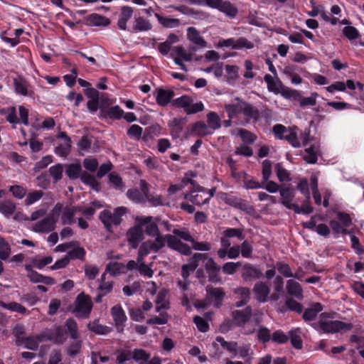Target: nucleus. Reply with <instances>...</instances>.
Returning a JSON list of instances; mask_svg holds the SVG:
<instances>
[{
  "mask_svg": "<svg viewBox=\"0 0 364 364\" xmlns=\"http://www.w3.org/2000/svg\"><path fill=\"white\" fill-rule=\"evenodd\" d=\"M63 330L60 326H56L53 329L47 330L36 336H29L23 339L16 338V343L23 346L29 350H36L40 342L46 340L51 341L57 344L63 343L65 341Z\"/></svg>",
  "mask_w": 364,
  "mask_h": 364,
  "instance_id": "1",
  "label": "nucleus"
},
{
  "mask_svg": "<svg viewBox=\"0 0 364 364\" xmlns=\"http://www.w3.org/2000/svg\"><path fill=\"white\" fill-rule=\"evenodd\" d=\"M225 109L230 119H237L240 114L246 120L256 118L258 115V112L255 108L238 97L232 99L229 103L226 104Z\"/></svg>",
  "mask_w": 364,
  "mask_h": 364,
  "instance_id": "2",
  "label": "nucleus"
},
{
  "mask_svg": "<svg viewBox=\"0 0 364 364\" xmlns=\"http://www.w3.org/2000/svg\"><path fill=\"white\" fill-rule=\"evenodd\" d=\"M333 314L322 313L319 320L313 324L315 329L325 333H335L340 331H346L352 328V325L341 321L332 320Z\"/></svg>",
  "mask_w": 364,
  "mask_h": 364,
  "instance_id": "3",
  "label": "nucleus"
},
{
  "mask_svg": "<svg viewBox=\"0 0 364 364\" xmlns=\"http://www.w3.org/2000/svg\"><path fill=\"white\" fill-rule=\"evenodd\" d=\"M162 242L160 240L156 241L155 245H151L149 242H143L139 249V255L137 257V270L139 273L148 278H151L154 274L151 269L152 263L146 264L144 257L149 253L156 252L161 249Z\"/></svg>",
  "mask_w": 364,
  "mask_h": 364,
  "instance_id": "4",
  "label": "nucleus"
},
{
  "mask_svg": "<svg viewBox=\"0 0 364 364\" xmlns=\"http://www.w3.org/2000/svg\"><path fill=\"white\" fill-rule=\"evenodd\" d=\"M136 223L141 225V228H145L146 235L154 237V240H147L145 242H149L151 245H155L156 241L160 240L162 242L161 248L166 245V235H162L159 233L157 224L153 221L152 217L140 216L136 218Z\"/></svg>",
  "mask_w": 364,
  "mask_h": 364,
  "instance_id": "5",
  "label": "nucleus"
},
{
  "mask_svg": "<svg viewBox=\"0 0 364 364\" xmlns=\"http://www.w3.org/2000/svg\"><path fill=\"white\" fill-rule=\"evenodd\" d=\"M80 210L79 206H72L58 203L52 209V214L55 218L60 216L62 225H71L75 222V215Z\"/></svg>",
  "mask_w": 364,
  "mask_h": 364,
  "instance_id": "6",
  "label": "nucleus"
},
{
  "mask_svg": "<svg viewBox=\"0 0 364 364\" xmlns=\"http://www.w3.org/2000/svg\"><path fill=\"white\" fill-rule=\"evenodd\" d=\"M126 212L127 208L124 207H119L114 209L113 213L110 210H105L101 212L100 219L108 231H112V225H119L122 221L121 217L124 215Z\"/></svg>",
  "mask_w": 364,
  "mask_h": 364,
  "instance_id": "7",
  "label": "nucleus"
},
{
  "mask_svg": "<svg viewBox=\"0 0 364 364\" xmlns=\"http://www.w3.org/2000/svg\"><path fill=\"white\" fill-rule=\"evenodd\" d=\"M172 105L175 107L183 108L188 114L197 113L204 108L201 102L193 103V100L187 95H183L173 100Z\"/></svg>",
  "mask_w": 364,
  "mask_h": 364,
  "instance_id": "8",
  "label": "nucleus"
},
{
  "mask_svg": "<svg viewBox=\"0 0 364 364\" xmlns=\"http://www.w3.org/2000/svg\"><path fill=\"white\" fill-rule=\"evenodd\" d=\"M74 306L75 315L77 317L86 318L90 315L92 309V301L89 296L81 293L77 296Z\"/></svg>",
  "mask_w": 364,
  "mask_h": 364,
  "instance_id": "9",
  "label": "nucleus"
},
{
  "mask_svg": "<svg viewBox=\"0 0 364 364\" xmlns=\"http://www.w3.org/2000/svg\"><path fill=\"white\" fill-rule=\"evenodd\" d=\"M213 346L218 348L221 346L223 348L229 351L232 357L236 356L238 353L240 358H245L249 354V348L247 346L241 347L237 350V343L235 342H227L222 337H217L215 341L213 343Z\"/></svg>",
  "mask_w": 364,
  "mask_h": 364,
  "instance_id": "10",
  "label": "nucleus"
},
{
  "mask_svg": "<svg viewBox=\"0 0 364 364\" xmlns=\"http://www.w3.org/2000/svg\"><path fill=\"white\" fill-rule=\"evenodd\" d=\"M190 183L192 186V190L184 195V198L198 205L207 203L205 200L207 190L193 180L190 181Z\"/></svg>",
  "mask_w": 364,
  "mask_h": 364,
  "instance_id": "11",
  "label": "nucleus"
},
{
  "mask_svg": "<svg viewBox=\"0 0 364 364\" xmlns=\"http://www.w3.org/2000/svg\"><path fill=\"white\" fill-rule=\"evenodd\" d=\"M171 55L173 58L174 63L180 66L181 70L187 72L188 69L186 65L183 63V61H191L193 58V53L186 50L182 46H176L173 48L171 50Z\"/></svg>",
  "mask_w": 364,
  "mask_h": 364,
  "instance_id": "12",
  "label": "nucleus"
},
{
  "mask_svg": "<svg viewBox=\"0 0 364 364\" xmlns=\"http://www.w3.org/2000/svg\"><path fill=\"white\" fill-rule=\"evenodd\" d=\"M14 86L16 94L25 97H33V87L25 79L21 77L15 78L14 80Z\"/></svg>",
  "mask_w": 364,
  "mask_h": 364,
  "instance_id": "13",
  "label": "nucleus"
},
{
  "mask_svg": "<svg viewBox=\"0 0 364 364\" xmlns=\"http://www.w3.org/2000/svg\"><path fill=\"white\" fill-rule=\"evenodd\" d=\"M166 243L169 248L176 250L182 255H190L191 253V247L173 235H166Z\"/></svg>",
  "mask_w": 364,
  "mask_h": 364,
  "instance_id": "14",
  "label": "nucleus"
},
{
  "mask_svg": "<svg viewBox=\"0 0 364 364\" xmlns=\"http://www.w3.org/2000/svg\"><path fill=\"white\" fill-rule=\"evenodd\" d=\"M127 238L129 245L136 249L144 239V231L141 225L136 223L135 226L131 228L127 232Z\"/></svg>",
  "mask_w": 364,
  "mask_h": 364,
  "instance_id": "15",
  "label": "nucleus"
},
{
  "mask_svg": "<svg viewBox=\"0 0 364 364\" xmlns=\"http://www.w3.org/2000/svg\"><path fill=\"white\" fill-rule=\"evenodd\" d=\"M57 219L51 213L43 220L38 221L33 226V230L37 232H48L55 228Z\"/></svg>",
  "mask_w": 364,
  "mask_h": 364,
  "instance_id": "16",
  "label": "nucleus"
},
{
  "mask_svg": "<svg viewBox=\"0 0 364 364\" xmlns=\"http://www.w3.org/2000/svg\"><path fill=\"white\" fill-rule=\"evenodd\" d=\"M175 95L174 92L170 89L157 88L154 92V96L158 105L166 107Z\"/></svg>",
  "mask_w": 364,
  "mask_h": 364,
  "instance_id": "17",
  "label": "nucleus"
},
{
  "mask_svg": "<svg viewBox=\"0 0 364 364\" xmlns=\"http://www.w3.org/2000/svg\"><path fill=\"white\" fill-rule=\"evenodd\" d=\"M111 314L119 332L124 330V324L127 321V316L120 305H115L111 309Z\"/></svg>",
  "mask_w": 364,
  "mask_h": 364,
  "instance_id": "18",
  "label": "nucleus"
},
{
  "mask_svg": "<svg viewBox=\"0 0 364 364\" xmlns=\"http://www.w3.org/2000/svg\"><path fill=\"white\" fill-rule=\"evenodd\" d=\"M205 257L201 253H195L188 260V263L183 264L181 269V276L186 279L190 273L193 272L199 265L200 259Z\"/></svg>",
  "mask_w": 364,
  "mask_h": 364,
  "instance_id": "19",
  "label": "nucleus"
},
{
  "mask_svg": "<svg viewBox=\"0 0 364 364\" xmlns=\"http://www.w3.org/2000/svg\"><path fill=\"white\" fill-rule=\"evenodd\" d=\"M84 22L88 26H107L110 23L108 18L98 14L87 16L84 18Z\"/></svg>",
  "mask_w": 364,
  "mask_h": 364,
  "instance_id": "20",
  "label": "nucleus"
},
{
  "mask_svg": "<svg viewBox=\"0 0 364 364\" xmlns=\"http://www.w3.org/2000/svg\"><path fill=\"white\" fill-rule=\"evenodd\" d=\"M58 136L62 141L55 147V154L60 156H65L70 152L71 140L64 132H60Z\"/></svg>",
  "mask_w": 364,
  "mask_h": 364,
  "instance_id": "21",
  "label": "nucleus"
},
{
  "mask_svg": "<svg viewBox=\"0 0 364 364\" xmlns=\"http://www.w3.org/2000/svg\"><path fill=\"white\" fill-rule=\"evenodd\" d=\"M281 203L288 209H293L296 203H293L295 191L292 188H284L280 190Z\"/></svg>",
  "mask_w": 364,
  "mask_h": 364,
  "instance_id": "22",
  "label": "nucleus"
},
{
  "mask_svg": "<svg viewBox=\"0 0 364 364\" xmlns=\"http://www.w3.org/2000/svg\"><path fill=\"white\" fill-rule=\"evenodd\" d=\"M253 292L257 300L259 302L264 303L267 301L268 295L269 294V287L264 282H257L253 288Z\"/></svg>",
  "mask_w": 364,
  "mask_h": 364,
  "instance_id": "23",
  "label": "nucleus"
},
{
  "mask_svg": "<svg viewBox=\"0 0 364 364\" xmlns=\"http://www.w3.org/2000/svg\"><path fill=\"white\" fill-rule=\"evenodd\" d=\"M187 38L199 48H205L206 46V41L194 27H188L187 28Z\"/></svg>",
  "mask_w": 364,
  "mask_h": 364,
  "instance_id": "24",
  "label": "nucleus"
},
{
  "mask_svg": "<svg viewBox=\"0 0 364 364\" xmlns=\"http://www.w3.org/2000/svg\"><path fill=\"white\" fill-rule=\"evenodd\" d=\"M264 80L267 83V89L269 92L274 94H279L280 90L283 87L282 81L277 76H272L269 74H266L264 77Z\"/></svg>",
  "mask_w": 364,
  "mask_h": 364,
  "instance_id": "25",
  "label": "nucleus"
},
{
  "mask_svg": "<svg viewBox=\"0 0 364 364\" xmlns=\"http://www.w3.org/2000/svg\"><path fill=\"white\" fill-rule=\"evenodd\" d=\"M262 273L258 269L250 264L243 266L242 277L245 281L257 279L261 277Z\"/></svg>",
  "mask_w": 364,
  "mask_h": 364,
  "instance_id": "26",
  "label": "nucleus"
},
{
  "mask_svg": "<svg viewBox=\"0 0 364 364\" xmlns=\"http://www.w3.org/2000/svg\"><path fill=\"white\" fill-rule=\"evenodd\" d=\"M206 291L208 296L210 299H214V305L218 308L221 305L223 298L225 296V292L223 289L220 287L215 288L213 287H208L206 288Z\"/></svg>",
  "mask_w": 364,
  "mask_h": 364,
  "instance_id": "27",
  "label": "nucleus"
},
{
  "mask_svg": "<svg viewBox=\"0 0 364 364\" xmlns=\"http://www.w3.org/2000/svg\"><path fill=\"white\" fill-rule=\"evenodd\" d=\"M251 313L252 311L250 307H247L241 311H232L233 320L237 325H242L250 319Z\"/></svg>",
  "mask_w": 364,
  "mask_h": 364,
  "instance_id": "28",
  "label": "nucleus"
},
{
  "mask_svg": "<svg viewBox=\"0 0 364 364\" xmlns=\"http://www.w3.org/2000/svg\"><path fill=\"white\" fill-rule=\"evenodd\" d=\"M133 10L129 6H123L117 22L118 27L121 30L127 29V23L132 18Z\"/></svg>",
  "mask_w": 364,
  "mask_h": 364,
  "instance_id": "29",
  "label": "nucleus"
},
{
  "mask_svg": "<svg viewBox=\"0 0 364 364\" xmlns=\"http://www.w3.org/2000/svg\"><path fill=\"white\" fill-rule=\"evenodd\" d=\"M168 291L166 289L161 290L156 299V312H160L161 309H168L169 308V303L166 299Z\"/></svg>",
  "mask_w": 364,
  "mask_h": 364,
  "instance_id": "30",
  "label": "nucleus"
},
{
  "mask_svg": "<svg viewBox=\"0 0 364 364\" xmlns=\"http://www.w3.org/2000/svg\"><path fill=\"white\" fill-rule=\"evenodd\" d=\"M287 290L289 294L299 299H303V291L300 284L294 280L289 279L287 282Z\"/></svg>",
  "mask_w": 364,
  "mask_h": 364,
  "instance_id": "31",
  "label": "nucleus"
},
{
  "mask_svg": "<svg viewBox=\"0 0 364 364\" xmlns=\"http://www.w3.org/2000/svg\"><path fill=\"white\" fill-rule=\"evenodd\" d=\"M16 204L10 199L0 201V213L6 218H10L15 212Z\"/></svg>",
  "mask_w": 364,
  "mask_h": 364,
  "instance_id": "32",
  "label": "nucleus"
},
{
  "mask_svg": "<svg viewBox=\"0 0 364 364\" xmlns=\"http://www.w3.org/2000/svg\"><path fill=\"white\" fill-rule=\"evenodd\" d=\"M106 275V272H104L97 281L99 284L97 289L102 295L110 293L113 288V282L112 280H107Z\"/></svg>",
  "mask_w": 364,
  "mask_h": 364,
  "instance_id": "33",
  "label": "nucleus"
},
{
  "mask_svg": "<svg viewBox=\"0 0 364 364\" xmlns=\"http://www.w3.org/2000/svg\"><path fill=\"white\" fill-rule=\"evenodd\" d=\"M322 310L323 306L320 303H314L310 308L305 310L303 318L306 321H313Z\"/></svg>",
  "mask_w": 364,
  "mask_h": 364,
  "instance_id": "34",
  "label": "nucleus"
},
{
  "mask_svg": "<svg viewBox=\"0 0 364 364\" xmlns=\"http://www.w3.org/2000/svg\"><path fill=\"white\" fill-rule=\"evenodd\" d=\"M304 159L307 163L315 164L317 161L318 154L319 153V147L317 144H311L306 147Z\"/></svg>",
  "mask_w": 364,
  "mask_h": 364,
  "instance_id": "35",
  "label": "nucleus"
},
{
  "mask_svg": "<svg viewBox=\"0 0 364 364\" xmlns=\"http://www.w3.org/2000/svg\"><path fill=\"white\" fill-rule=\"evenodd\" d=\"M230 18H234L237 14V7L228 1L223 0L218 9Z\"/></svg>",
  "mask_w": 364,
  "mask_h": 364,
  "instance_id": "36",
  "label": "nucleus"
},
{
  "mask_svg": "<svg viewBox=\"0 0 364 364\" xmlns=\"http://www.w3.org/2000/svg\"><path fill=\"white\" fill-rule=\"evenodd\" d=\"M234 293L241 299L240 301H237L235 305L237 307H240L245 305L250 299V291L247 287H239L234 290Z\"/></svg>",
  "mask_w": 364,
  "mask_h": 364,
  "instance_id": "37",
  "label": "nucleus"
},
{
  "mask_svg": "<svg viewBox=\"0 0 364 364\" xmlns=\"http://www.w3.org/2000/svg\"><path fill=\"white\" fill-rule=\"evenodd\" d=\"M105 272H107L112 276H117L126 272V267L122 263L117 262H110L107 265Z\"/></svg>",
  "mask_w": 364,
  "mask_h": 364,
  "instance_id": "38",
  "label": "nucleus"
},
{
  "mask_svg": "<svg viewBox=\"0 0 364 364\" xmlns=\"http://www.w3.org/2000/svg\"><path fill=\"white\" fill-rule=\"evenodd\" d=\"M310 186L312 191L313 197L315 203L320 205L322 203L321 196L318 190V176L316 174H312L310 178Z\"/></svg>",
  "mask_w": 364,
  "mask_h": 364,
  "instance_id": "39",
  "label": "nucleus"
},
{
  "mask_svg": "<svg viewBox=\"0 0 364 364\" xmlns=\"http://www.w3.org/2000/svg\"><path fill=\"white\" fill-rule=\"evenodd\" d=\"M65 172L67 176L71 179L77 178L79 176L81 177V175L83 173L82 172L81 165L79 163L67 165Z\"/></svg>",
  "mask_w": 364,
  "mask_h": 364,
  "instance_id": "40",
  "label": "nucleus"
},
{
  "mask_svg": "<svg viewBox=\"0 0 364 364\" xmlns=\"http://www.w3.org/2000/svg\"><path fill=\"white\" fill-rule=\"evenodd\" d=\"M155 17L160 24L166 28H176L180 24V21L178 18L164 17L159 14H155Z\"/></svg>",
  "mask_w": 364,
  "mask_h": 364,
  "instance_id": "41",
  "label": "nucleus"
},
{
  "mask_svg": "<svg viewBox=\"0 0 364 364\" xmlns=\"http://www.w3.org/2000/svg\"><path fill=\"white\" fill-rule=\"evenodd\" d=\"M127 196L131 200L139 203H145L148 199V196L145 193H141L139 190H129L127 191Z\"/></svg>",
  "mask_w": 364,
  "mask_h": 364,
  "instance_id": "42",
  "label": "nucleus"
},
{
  "mask_svg": "<svg viewBox=\"0 0 364 364\" xmlns=\"http://www.w3.org/2000/svg\"><path fill=\"white\" fill-rule=\"evenodd\" d=\"M207 122L208 127L213 130L218 129L221 126V119L214 112H210L207 114Z\"/></svg>",
  "mask_w": 364,
  "mask_h": 364,
  "instance_id": "43",
  "label": "nucleus"
},
{
  "mask_svg": "<svg viewBox=\"0 0 364 364\" xmlns=\"http://www.w3.org/2000/svg\"><path fill=\"white\" fill-rule=\"evenodd\" d=\"M0 306L11 311L17 312L21 314H25L27 311L26 309L23 305L17 302L6 304L3 301H0Z\"/></svg>",
  "mask_w": 364,
  "mask_h": 364,
  "instance_id": "44",
  "label": "nucleus"
},
{
  "mask_svg": "<svg viewBox=\"0 0 364 364\" xmlns=\"http://www.w3.org/2000/svg\"><path fill=\"white\" fill-rule=\"evenodd\" d=\"M2 115L5 116L6 120L10 123L15 124L18 122V119L16 116V111L14 107H9L0 110Z\"/></svg>",
  "mask_w": 364,
  "mask_h": 364,
  "instance_id": "45",
  "label": "nucleus"
},
{
  "mask_svg": "<svg viewBox=\"0 0 364 364\" xmlns=\"http://www.w3.org/2000/svg\"><path fill=\"white\" fill-rule=\"evenodd\" d=\"M159 316H152L146 321V323L149 325H164L168 322V314L166 312H159Z\"/></svg>",
  "mask_w": 364,
  "mask_h": 364,
  "instance_id": "46",
  "label": "nucleus"
},
{
  "mask_svg": "<svg viewBox=\"0 0 364 364\" xmlns=\"http://www.w3.org/2000/svg\"><path fill=\"white\" fill-rule=\"evenodd\" d=\"M227 74V80L229 83L234 82L238 78L239 67L234 65H227L225 66Z\"/></svg>",
  "mask_w": 364,
  "mask_h": 364,
  "instance_id": "47",
  "label": "nucleus"
},
{
  "mask_svg": "<svg viewBox=\"0 0 364 364\" xmlns=\"http://www.w3.org/2000/svg\"><path fill=\"white\" fill-rule=\"evenodd\" d=\"M81 181L90 186L92 189L98 191L100 190V183L97 181V180L92 176L87 174L85 172H83L81 175Z\"/></svg>",
  "mask_w": 364,
  "mask_h": 364,
  "instance_id": "48",
  "label": "nucleus"
},
{
  "mask_svg": "<svg viewBox=\"0 0 364 364\" xmlns=\"http://www.w3.org/2000/svg\"><path fill=\"white\" fill-rule=\"evenodd\" d=\"M191 179H188L187 178H183L178 183L171 184L168 188V196H172L176 193L177 192L183 190L188 183H190Z\"/></svg>",
  "mask_w": 364,
  "mask_h": 364,
  "instance_id": "49",
  "label": "nucleus"
},
{
  "mask_svg": "<svg viewBox=\"0 0 364 364\" xmlns=\"http://www.w3.org/2000/svg\"><path fill=\"white\" fill-rule=\"evenodd\" d=\"M132 358L140 364H145L149 358V355L144 350L135 349L132 352Z\"/></svg>",
  "mask_w": 364,
  "mask_h": 364,
  "instance_id": "50",
  "label": "nucleus"
},
{
  "mask_svg": "<svg viewBox=\"0 0 364 364\" xmlns=\"http://www.w3.org/2000/svg\"><path fill=\"white\" fill-rule=\"evenodd\" d=\"M203 255L205 256V257L200 258V261H203L205 264V270L208 272H218L220 270V267L217 265V264L215 262V261L207 256L206 254H203Z\"/></svg>",
  "mask_w": 364,
  "mask_h": 364,
  "instance_id": "51",
  "label": "nucleus"
},
{
  "mask_svg": "<svg viewBox=\"0 0 364 364\" xmlns=\"http://www.w3.org/2000/svg\"><path fill=\"white\" fill-rule=\"evenodd\" d=\"M26 196L25 205L28 206L38 201L43 197V193L41 191H33Z\"/></svg>",
  "mask_w": 364,
  "mask_h": 364,
  "instance_id": "52",
  "label": "nucleus"
},
{
  "mask_svg": "<svg viewBox=\"0 0 364 364\" xmlns=\"http://www.w3.org/2000/svg\"><path fill=\"white\" fill-rule=\"evenodd\" d=\"M53 258L50 256L37 257L33 259V265L34 267L41 269L46 265L50 264Z\"/></svg>",
  "mask_w": 364,
  "mask_h": 364,
  "instance_id": "53",
  "label": "nucleus"
},
{
  "mask_svg": "<svg viewBox=\"0 0 364 364\" xmlns=\"http://www.w3.org/2000/svg\"><path fill=\"white\" fill-rule=\"evenodd\" d=\"M9 191L11 193L13 196L17 199L23 198L27 193V190L26 188L18 185L9 186Z\"/></svg>",
  "mask_w": 364,
  "mask_h": 364,
  "instance_id": "54",
  "label": "nucleus"
},
{
  "mask_svg": "<svg viewBox=\"0 0 364 364\" xmlns=\"http://www.w3.org/2000/svg\"><path fill=\"white\" fill-rule=\"evenodd\" d=\"M11 254V247L9 244L3 238L0 237V259L6 260Z\"/></svg>",
  "mask_w": 364,
  "mask_h": 364,
  "instance_id": "55",
  "label": "nucleus"
},
{
  "mask_svg": "<svg viewBox=\"0 0 364 364\" xmlns=\"http://www.w3.org/2000/svg\"><path fill=\"white\" fill-rule=\"evenodd\" d=\"M173 236L178 237L181 240H183L186 242H190L193 240V237L191 236L190 232L188 229L183 228L179 229H174L173 230Z\"/></svg>",
  "mask_w": 364,
  "mask_h": 364,
  "instance_id": "56",
  "label": "nucleus"
},
{
  "mask_svg": "<svg viewBox=\"0 0 364 364\" xmlns=\"http://www.w3.org/2000/svg\"><path fill=\"white\" fill-rule=\"evenodd\" d=\"M297 189L304 196L307 201H309L311 196L309 192V185L306 178H302L297 184Z\"/></svg>",
  "mask_w": 364,
  "mask_h": 364,
  "instance_id": "57",
  "label": "nucleus"
},
{
  "mask_svg": "<svg viewBox=\"0 0 364 364\" xmlns=\"http://www.w3.org/2000/svg\"><path fill=\"white\" fill-rule=\"evenodd\" d=\"M134 29L139 31H146L151 28L149 22L143 17H138L135 19Z\"/></svg>",
  "mask_w": 364,
  "mask_h": 364,
  "instance_id": "58",
  "label": "nucleus"
},
{
  "mask_svg": "<svg viewBox=\"0 0 364 364\" xmlns=\"http://www.w3.org/2000/svg\"><path fill=\"white\" fill-rule=\"evenodd\" d=\"M284 287V281L283 279L280 276H277L275 277L274 281V287L276 291L278 294H274L271 296V299L276 301L279 298V294L283 291Z\"/></svg>",
  "mask_w": 364,
  "mask_h": 364,
  "instance_id": "59",
  "label": "nucleus"
},
{
  "mask_svg": "<svg viewBox=\"0 0 364 364\" xmlns=\"http://www.w3.org/2000/svg\"><path fill=\"white\" fill-rule=\"evenodd\" d=\"M143 129L137 124H132L127 130V135L135 140H139L141 138Z\"/></svg>",
  "mask_w": 364,
  "mask_h": 364,
  "instance_id": "60",
  "label": "nucleus"
},
{
  "mask_svg": "<svg viewBox=\"0 0 364 364\" xmlns=\"http://www.w3.org/2000/svg\"><path fill=\"white\" fill-rule=\"evenodd\" d=\"M102 206L99 202L95 201L88 208L84 209L80 208V210H78V212H81L83 215H85L87 219H90L95 213L96 209L100 208Z\"/></svg>",
  "mask_w": 364,
  "mask_h": 364,
  "instance_id": "61",
  "label": "nucleus"
},
{
  "mask_svg": "<svg viewBox=\"0 0 364 364\" xmlns=\"http://www.w3.org/2000/svg\"><path fill=\"white\" fill-rule=\"evenodd\" d=\"M209 129L208 125L207 126L204 122H198L194 124L193 131L196 134L204 136L211 133Z\"/></svg>",
  "mask_w": 364,
  "mask_h": 364,
  "instance_id": "62",
  "label": "nucleus"
},
{
  "mask_svg": "<svg viewBox=\"0 0 364 364\" xmlns=\"http://www.w3.org/2000/svg\"><path fill=\"white\" fill-rule=\"evenodd\" d=\"M279 94H281L286 99H297L300 97V95L298 91L284 87V85L280 90Z\"/></svg>",
  "mask_w": 364,
  "mask_h": 364,
  "instance_id": "63",
  "label": "nucleus"
},
{
  "mask_svg": "<svg viewBox=\"0 0 364 364\" xmlns=\"http://www.w3.org/2000/svg\"><path fill=\"white\" fill-rule=\"evenodd\" d=\"M172 134L178 135L182 131V119L174 118L168 122Z\"/></svg>",
  "mask_w": 364,
  "mask_h": 364,
  "instance_id": "64",
  "label": "nucleus"
}]
</instances>
